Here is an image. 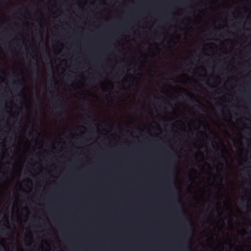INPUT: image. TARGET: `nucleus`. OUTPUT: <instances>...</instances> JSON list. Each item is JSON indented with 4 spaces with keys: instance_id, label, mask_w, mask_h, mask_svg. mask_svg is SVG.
Segmentation results:
<instances>
[{
    "instance_id": "1",
    "label": "nucleus",
    "mask_w": 251,
    "mask_h": 251,
    "mask_svg": "<svg viewBox=\"0 0 251 251\" xmlns=\"http://www.w3.org/2000/svg\"><path fill=\"white\" fill-rule=\"evenodd\" d=\"M53 99L55 100L56 104H57L54 107V110L57 112L61 111L63 108L62 100L58 97H53Z\"/></svg>"
},
{
    "instance_id": "2",
    "label": "nucleus",
    "mask_w": 251,
    "mask_h": 251,
    "mask_svg": "<svg viewBox=\"0 0 251 251\" xmlns=\"http://www.w3.org/2000/svg\"><path fill=\"white\" fill-rule=\"evenodd\" d=\"M248 202V200L245 199H242L240 202V204L241 205H244L245 204L247 203Z\"/></svg>"
},
{
    "instance_id": "3",
    "label": "nucleus",
    "mask_w": 251,
    "mask_h": 251,
    "mask_svg": "<svg viewBox=\"0 0 251 251\" xmlns=\"http://www.w3.org/2000/svg\"><path fill=\"white\" fill-rule=\"evenodd\" d=\"M6 229H5V228H3V229H2L0 231V234H1L5 235V234H6Z\"/></svg>"
},
{
    "instance_id": "4",
    "label": "nucleus",
    "mask_w": 251,
    "mask_h": 251,
    "mask_svg": "<svg viewBox=\"0 0 251 251\" xmlns=\"http://www.w3.org/2000/svg\"><path fill=\"white\" fill-rule=\"evenodd\" d=\"M13 84L15 85V86H16L17 87H18L19 85H20V83L19 82H15Z\"/></svg>"
},
{
    "instance_id": "5",
    "label": "nucleus",
    "mask_w": 251,
    "mask_h": 251,
    "mask_svg": "<svg viewBox=\"0 0 251 251\" xmlns=\"http://www.w3.org/2000/svg\"><path fill=\"white\" fill-rule=\"evenodd\" d=\"M217 147V145L216 143H215V144L212 145V147L214 149H215Z\"/></svg>"
},
{
    "instance_id": "6",
    "label": "nucleus",
    "mask_w": 251,
    "mask_h": 251,
    "mask_svg": "<svg viewBox=\"0 0 251 251\" xmlns=\"http://www.w3.org/2000/svg\"><path fill=\"white\" fill-rule=\"evenodd\" d=\"M5 220H6V222L8 223V220L7 218H5Z\"/></svg>"
},
{
    "instance_id": "7",
    "label": "nucleus",
    "mask_w": 251,
    "mask_h": 251,
    "mask_svg": "<svg viewBox=\"0 0 251 251\" xmlns=\"http://www.w3.org/2000/svg\"><path fill=\"white\" fill-rule=\"evenodd\" d=\"M188 96H189L190 98H192V97H191V96L190 95H188Z\"/></svg>"
},
{
    "instance_id": "8",
    "label": "nucleus",
    "mask_w": 251,
    "mask_h": 251,
    "mask_svg": "<svg viewBox=\"0 0 251 251\" xmlns=\"http://www.w3.org/2000/svg\"><path fill=\"white\" fill-rule=\"evenodd\" d=\"M7 229H9V226H7Z\"/></svg>"
}]
</instances>
